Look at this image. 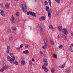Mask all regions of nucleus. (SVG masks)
Masks as SVG:
<instances>
[{
	"instance_id": "nucleus-30",
	"label": "nucleus",
	"mask_w": 73,
	"mask_h": 73,
	"mask_svg": "<svg viewBox=\"0 0 73 73\" xmlns=\"http://www.w3.org/2000/svg\"><path fill=\"white\" fill-rule=\"evenodd\" d=\"M60 67H61V68H64V67H65V64L63 65V66L62 65L61 66H60Z\"/></svg>"
},
{
	"instance_id": "nucleus-9",
	"label": "nucleus",
	"mask_w": 73,
	"mask_h": 73,
	"mask_svg": "<svg viewBox=\"0 0 73 73\" xmlns=\"http://www.w3.org/2000/svg\"><path fill=\"white\" fill-rule=\"evenodd\" d=\"M30 14L32 16H35V17H36V14L35 13L32 11H30Z\"/></svg>"
},
{
	"instance_id": "nucleus-49",
	"label": "nucleus",
	"mask_w": 73,
	"mask_h": 73,
	"mask_svg": "<svg viewBox=\"0 0 73 73\" xmlns=\"http://www.w3.org/2000/svg\"><path fill=\"white\" fill-rule=\"evenodd\" d=\"M49 5L50 6V7H52V5H51V4H50Z\"/></svg>"
},
{
	"instance_id": "nucleus-17",
	"label": "nucleus",
	"mask_w": 73,
	"mask_h": 73,
	"mask_svg": "<svg viewBox=\"0 0 73 73\" xmlns=\"http://www.w3.org/2000/svg\"><path fill=\"white\" fill-rule=\"evenodd\" d=\"M51 71L52 73H54V71H55V69L54 68H52L51 69Z\"/></svg>"
},
{
	"instance_id": "nucleus-6",
	"label": "nucleus",
	"mask_w": 73,
	"mask_h": 73,
	"mask_svg": "<svg viewBox=\"0 0 73 73\" xmlns=\"http://www.w3.org/2000/svg\"><path fill=\"white\" fill-rule=\"evenodd\" d=\"M9 68V66H3L2 69H1L0 71L1 72H3L4 70H5L6 69H8Z\"/></svg>"
},
{
	"instance_id": "nucleus-53",
	"label": "nucleus",
	"mask_w": 73,
	"mask_h": 73,
	"mask_svg": "<svg viewBox=\"0 0 73 73\" xmlns=\"http://www.w3.org/2000/svg\"><path fill=\"white\" fill-rule=\"evenodd\" d=\"M9 49H8V53H9Z\"/></svg>"
},
{
	"instance_id": "nucleus-14",
	"label": "nucleus",
	"mask_w": 73,
	"mask_h": 73,
	"mask_svg": "<svg viewBox=\"0 0 73 73\" xmlns=\"http://www.w3.org/2000/svg\"><path fill=\"white\" fill-rule=\"evenodd\" d=\"M58 29L59 31H62V26H60L58 27Z\"/></svg>"
},
{
	"instance_id": "nucleus-31",
	"label": "nucleus",
	"mask_w": 73,
	"mask_h": 73,
	"mask_svg": "<svg viewBox=\"0 0 73 73\" xmlns=\"http://www.w3.org/2000/svg\"><path fill=\"white\" fill-rule=\"evenodd\" d=\"M55 1H56V2H57V3H60V0H55Z\"/></svg>"
},
{
	"instance_id": "nucleus-15",
	"label": "nucleus",
	"mask_w": 73,
	"mask_h": 73,
	"mask_svg": "<svg viewBox=\"0 0 73 73\" xmlns=\"http://www.w3.org/2000/svg\"><path fill=\"white\" fill-rule=\"evenodd\" d=\"M23 53H25V54H27V53H29V51L28 50H26L23 52Z\"/></svg>"
},
{
	"instance_id": "nucleus-37",
	"label": "nucleus",
	"mask_w": 73,
	"mask_h": 73,
	"mask_svg": "<svg viewBox=\"0 0 73 73\" xmlns=\"http://www.w3.org/2000/svg\"><path fill=\"white\" fill-rule=\"evenodd\" d=\"M48 3L49 4H51V0H48Z\"/></svg>"
},
{
	"instance_id": "nucleus-25",
	"label": "nucleus",
	"mask_w": 73,
	"mask_h": 73,
	"mask_svg": "<svg viewBox=\"0 0 73 73\" xmlns=\"http://www.w3.org/2000/svg\"><path fill=\"white\" fill-rule=\"evenodd\" d=\"M12 29L13 31H15L16 29V27H12Z\"/></svg>"
},
{
	"instance_id": "nucleus-33",
	"label": "nucleus",
	"mask_w": 73,
	"mask_h": 73,
	"mask_svg": "<svg viewBox=\"0 0 73 73\" xmlns=\"http://www.w3.org/2000/svg\"><path fill=\"white\" fill-rule=\"evenodd\" d=\"M23 46H24V44H21L20 46V48H23Z\"/></svg>"
},
{
	"instance_id": "nucleus-39",
	"label": "nucleus",
	"mask_w": 73,
	"mask_h": 73,
	"mask_svg": "<svg viewBox=\"0 0 73 73\" xmlns=\"http://www.w3.org/2000/svg\"><path fill=\"white\" fill-rule=\"evenodd\" d=\"M63 47V46L62 45H60L59 46V48H62Z\"/></svg>"
},
{
	"instance_id": "nucleus-36",
	"label": "nucleus",
	"mask_w": 73,
	"mask_h": 73,
	"mask_svg": "<svg viewBox=\"0 0 73 73\" xmlns=\"http://www.w3.org/2000/svg\"><path fill=\"white\" fill-rule=\"evenodd\" d=\"M30 12H31V11H29V12H27V15H29V14H30Z\"/></svg>"
},
{
	"instance_id": "nucleus-2",
	"label": "nucleus",
	"mask_w": 73,
	"mask_h": 73,
	"mask_svg": "<svg viewBox=\"0 0 73 73\" xmlns=\"http://www.w3.org/2000/svg\"><path fill=\"white\" fill-rule=\"evenodd\" d=\"M21 7L22 8L23 11L24 13H26L27 12V7L25 4H23L22 6L21 5Z\"/></svg>"
},
{
	"instance_id": "nucleus-35",
	"label": "nucleus",
	"mask_w": 73,
	"mask_h": 73,
	"mask_svg": "<svg viewBox=\"0 0 73 73\" xmlns=\"http://www.w3.org/2000/svg\"><path fill=\"white\" fill-rule=\"evenodd\" d=\"M16 15L17 16H19V15H20V14H19V12H17L16 13Z\"/></svg>"
},
{
	"instance_id": "nucleus-45",
	"label": "nucleus",
	"mask_w": 73,
	"mask_h": 73,
	"mask_svg": "<svg viewBox=\"0 0 73 73\" xmlns=\"http://www.w3.org/2000/svg\"><path fill=\"white\" fill-rule=\"evenodd\" d=\"M32 60L33 61H35V59L34 58H32Z\"/></svg>"
},
{
	"instance_id": "nucleus-41",
	"label": "nucleus",
	"mask_w": 73,
	"mask_h": 73,
	"mask_svg": "<svg viewBox=\"0 0 73 73\" xmlns=\"http://www.w3.org/2000/svg\"><path fill=\"white\" fill-rule=\"evenodd\" d=\"M51 43V44H52V45H54V42H52L51 43Z\"/></svg>"
},
{
	"instance_id": "nucleus-44",
	"label": "nucleus",
	"mask_w": 73,
	"mask_h": 73,
	"mask_svg": "<svg viewBox=\"0 0 73 73\" xmlns=\"http://www.w3.org/2000/svg\"><path fill=\"white\" fill-rule=\"evenodd\" d=\"M20 47H18V48H17V50H20Z\"/></svg>"
},
{
	"instance_id": "nucleus-24",
	"label": "nucleus",
	"mask_w": 73,
	"mask_h": 73,
	"mask_svg": "<svg viewBox=\"0 0 73 73\" xmlns=\"http://www.w3.org/2000/svg\"><path fill=\"white\" fill-rule=\"evenodd\" d=\"M29 47V45L27 44H26L25 45V47L26 48H28Z\"/></svg>"
},
{
	"instance_id": "nucleus-13",
	"label": "nucleus",
	"mask_w": 73,
	"mask_h": 73,
	"mask_svg": "<svg viewBox=\"0 0 73 73\" xmlns=\"http://www.w3.org/2000/svg\"><path fill=\"white\" fill-rule=\"evenodd\" d=\"M21 64L22 65H24L25 64V62L24 60H22L21 62Z\"/></svg>"
},
{
	"instance_id": "nucleus-42",
	"label": "nucleus",
	"mask_w": 73,
	"mask_h": 73,
	"mask_svg": "<svg viewBox=\"0 0 73 73\" xmlns=\"http://www.w3.org/2000/svg\"><path fill=\"white\" fill-rule=\"evenodd\" d=\"M10 48V47L9 46H7V49H9Z\"/></svg>"
},
{
	"instance_id": "nucleus-7",
	"label": "nucleus",
	"mask_w": 73,
	"mask_h": 73,
	"mask_svg": "<svg viewBox=\"0 0 73 73\" xmlns=\"http://www.w3.org/2000/svg\"><path fill=\"white\" fill-rule=\"evenodd\" d=\"M47 11L48 12V17H51V14L52 13V10H49Z\"/></svg>"
},
{
	"instance_id": "nucleus-50",
	"label": "nucleus",
	"mask_w": 73,
	"mask_h": 73,
	"mask_svg": "<svg viewBox=\"0 0 73 73\" xmlns=\"http://www.w3.org/2000/svg\"><path fill=\"white\" fill-rule=\"evenodd\" d=\"M34 1L35 2H36V1H37L36 0H34Z\"/></svg>"
},
{
	"instance_id": "nucleus-8",
	"label": "nucleus",
	"mask_w": 73,
	"mask_h": 73,
	"mask_svg": "<svg viewBox=\"0 0 73 73\" xmlns=\"http://www.w3.org/2000/svg\"><path fill=\"white\" fill-rule=\"evenodd\" d=\"M42 68L43 69H44L45 72H48V69L47 68H46V67H45V66L43 65L42 66Z\"/></svg>"
},
{
	"instance_id": "nucleus-23",
	"label": "nucleus",
	"mask_w": 73,
	"mask_h": 73,
	"mask_svg": "<svg viewBox=\"0 0 73 73\" xmlns=\"http://www.w3.org/2000/svg\"><path fill=\"white\" fill-rule=\"evenodd\" d=\"M41 19H42V20H45V17H44V16H43L41 17Z\"/></svg>"
},
{
	"instance_id": "nucleus-11",
	"label": "nucleus",
	"mask_w": 73,
	"mask_h": 73,
	"mask_svg": "<svg viewBox=\"0 0 73 73\" xmlns=\"http://www.w3.org/2000/svg\"><path fill=\"white\" fill-rule=\"evenodd\" d=\"M11 21L12 24H13V23H14V18H13V17H11Z\"/></svg>"
},
{
	"instance_id": "nucleus-19",
	"label": "nucleus",
	"mask_w": 73,
	"mask_h": 73,
	"mask_svg": "<svg viewBox=\"0 0 73 73\" xmlns=\"http://www.w3.org/2000/svg\"><path fill=\"white\" fill-rule=\"evenodd\" d=\"M13 37L12 36H11L9 38V40L10 41H12L13 40Z\"/></svg>"
},
{
	"instance_id": "nucleus-5",
	"label": "nucleus",
	"mask_w": 73,
	"mask_h": 73,
	"mask_svg": "<svg viewBox=\"0 0 73 73\" xmlns=\"http://www.w3.org/2000/svg\"><path fill=\"white\" fill-rule=\"evenodd\" d=\"M38 28L41 31L40 32L41 35H42V36H44V31L42 30V27H41V26L40 25H38Z\"/></svg>"
},
{
	"instance_id": "nucleus-27",
	"label": "nucleus",
	"mask_w": 73,
	"mask_h": 73,
	"mask_svg": "<svg viewBox=\"0 0 73 73\" xmlns=\"http://www.w3.org/2000/svg\"><path fill=\"white\" fill-rule=\"evenodd\" d=\"M44 4L45 5H48V2L46 1H45L44 2Z\"/></svg>"
},
{
	"instance_id": "nucleus-28",
	"label": "nucleus",
	"mask_w": 73,
	"mask_h": 73,
	"mask_svg": "<svg viewBox=\"0 0 73 73\" xmlns=\"http://www.w3.org/2000/svg\"><path fill=\"white\" fill-rule=\"evenodd\" d=\"M48 64L47 62H45V63L44 64V65H45V66H47L48 65Z\"/></svg>"
},
{
	"instance_id": "nucleus-18",
	"label": "nucleus",
	"mask_w": 73,
	"mask_h": 73,
	"mask_svg": "<svg viewBox=\"0 0 73 73\" xmlns=\"http://www.w3.org/2000/svg\"><path fill=\"white\" fill-rule=\"evenodd\" d=\"M49 9V7L48 6H47L46 7V11H48Z\"/></svg>"
},
{
	"instance_id": "nucleus-38",
	"label": "nucleus",
	"mask_w": 73,
	"mask_h": 73,
	"mask_svg": "<svg viewBox=\"0 0 73 73\" xmlns=\"http://www.w3.org/2000/svg\"><path fill=\"white\" fill-rule=\"evenodd\" d=\"M70 72V70H67L66 71V73H69Z\"/></svg>"
},
{
	"instance_id": "nucleus-1",
	"label": "nucleus",
	"mask_w": 73,
	"mask_h": 73,
	"mask_svg": "<svg viewBox=\"0 0 73 73\" xmlns=\"http://www.w3.org/2000/svg\"><path fill=\"white\" fill-rule=\"evenodd\" d=\"M64 34H65V35L64 36V39L65 41L67 40V35H68V31L66 29H63L62 31Z\"/></svg>"
},
{
	"instance_id": "nucleus-26",
	"label": "nucleus",
	"mask_w": 73,
	"mask_h": 73,
	"mask_svg": "<svg viewBox=\"0 0 73 73\" xmlns=\"http://www.w3.org/2000/svg\"><path fill=\"white\" fill-rule=\"evenodd\" d=\"M49 27L50 29H53V26L51 25L49 26Z\"/></svg>"
},
{
	"instance_id": "nucleus-48",
	"label": "nucleus",
	"mask_w": 73,
	"mask_h": 73,
	"mask_svg": "<svg viewBox=\"0 0 73 73\" xmlns=\"http://www.w3.org/2000/svg\"><path fill=\"white\" fill-rule=\"evenodd\" d=\"M8 49L7 50V53H8Z\"/></svg>"
},
{
	"instance_id": "nucleus-16",
	"label": "nucleus",
	"mask_w": 73,
	"mask_h": 73,
	"mask_svg": "<svg viewBox=\"0 0 73 73\" xmlns=\"http://www.w3.org/2000/svg\"><path fill=\"white\" fill-rule=\"evenodd\" d=\"M69 49L70 52H73V48L72 47H69Z\"/></svg>"
},
{
	"instance_id": "nucleus-21",
	"label": "nucleus",
	"mask_w": 73,
	"mask_h": 73,
	"mask_svg": "<svg viewBox=\"0 0 73 73\" xmlns=\"http://www.w3.org/2000/svg\"><path fill=\"white\" fill-rule=\"evenodd\" d=\"M53 57L54 58H57V54H53Z\"/></svg>"
},
{
	"instance_id": "nucleus-4",
	"label": "nucleus",
	"mask_w": 73,
	"mask_h": 73,
	"mask_svg": "<svg viewBox=\"0 0 73 73\" xmlns=\"http://www.w3.org/2000/svg\"><path fill=\"white\" fill-rule=\"evenodd\" d=\"M7 58L8 60L10 62V64L11 65H13L14 64V59H13V58H11V57L9 56H7Z\"/></svg>"
},
{
	"instance_id": "nucleus-29",
	"label": "nucleus",
	"mask_w": 73,
	"mask_h": 73,
	"mask_svg": "<svg viewBox=\"0 0 73 73\" xmlns=\"http://www.w3.org/2000/svg\"><path fill=\"white\" fill-rule=\"evenodd\" d=\"M14 64L15 65H18V64H19V63L17 61L15 62L14 63Z\"/></svg>"
},
{
	"instance_id": "nucleus-32",
	"label": "nucleus",
	"mask_w": 73,
	"mask_h": 73,
	"mask_svg": "<svg viewBox=\"0 0 73 73\" xmlns=\"http://www.w3.org/2000/svg\"><path fill=\"white\" fill-rule=\"evenodd\" d=\"M0 5H1V7L2 8H3V7H4V5H3L2 4H1Z\"/></svg>"
},
{
	"instance_id": "nucleus-12",
	"label": "nucleus",
	"mask_w": 73,
	"mask_h": 73,
	"mask_svg": "<svg viewBox=\"0 0 73 73\" xmlns=\"http://www.w3.org/2000/svg\"><path fill=\"white\" fill-rule=\"evenodd\" d=\"M10 56L12 57V58L14 59V60H15V57H14V56L13 55V53H11L10 54Z\"/></svg>"
},
{
	"instance_id": "nucleus-46",
	"label": "nucleus",
	"mask_w": 73,
	"mask_h": 73,
	"mask_svg": "<svg viewBox=\"0 0 73 73\" xmlns=\"http://www.w3.org/2000/svg\"><path fill=\"white\" fill-rule=\"evenodd\" d=\"M52 42V40H50V43H51Z\"/></svg>"
},
{
	"instance_id": "nucleus-22",
	"label": "nucleus",
	"mask_w": 73,
	"mask_h": 73,
	"mask_svg": "<svg viewBox=\"0 0 73 73\" xmlns=\"http://www.w3.org/2000/svg\"><path fill=\"white\" fill-rule=\"evenodd\" d=\"M43 61L44 62H47V59L45 58H44L43 59Z\"/></svg>"
},
{
	"instance_id": "nucleus-47",
	"label": "nucleus",
	"mask_w": 73,
	"mask_h": 73,
	"mask_svg": "<svg viewBox=\"0 0 73 73\" xmlns=\"http://www.w3.org/2000/svg\"><path fill=\"white\" fill-rule=\"evenodd\" d=\"M72 36H73V32H72L71 33Z\"/></svg>"
},
{
	"instance_id": "nucleus-51",
	"label": "nucleus",
	"mask_w": 73,
	"mask_h": 73,
	"mask_svg": "<svg viewBox=\"0 0 73 73\" xmlns=\"http://www.w3.org/2000/svg\"><path fill=\"white\" fill-rule=\"evenodd\" d=\"M59 37H60V36H59V35H58L57 37H58V38H59Z\"/></svg>"
},
{
	"instance_id": "nucleus-20",
	"label": "nucleus",
	"mask_w": 73,
	"mask_h": 73,
	"mask_svg": "<svg viewBox=\"0 0 73 73\" xmlns=\"http://www.w3.org/2000/svg\"><path fill=\"white\" fill-rule=\"evenodd\" d=\"M6 8H9V4L7 3L5 5Z\"/></svg>"
},
{
	"instance_id": "nucleus-3",
	"label": "nucleus",
	"mask_w": 73,
	"mask_h": 73,
	"mask_svg": "<svg viewBox=\"0 0 73 73\" xmlns=\"http://www.w3.org/2000/svg\"><path fill=\"white\" fill-rule=\"evenodd\" d=\"M43 41L45 45L44 46H42V48L44 49H46V46H48L49 45V43H48V40H47L45 38L44 39Z\"/></svg>"
},
{
	"instance_id": "nucleus-43",
	"label": "nucleus",
	"mask_w": 73,
	"mask_h": 73,
	"mask_svg": "<svg viewBox=\"0 0 73 73\" xmlns=\"http://www.w3.org/2000/svg\"><path fill=\"white\" fill-rule=\"evenodd\" d=\"M40 54H42L43 52L42 51H40Z\"/></svg>"
},
{
	"instance_id": "nucleus-52",
	"label": "nucleus",
	"mask_w": 73,
	"mask_h": 73,
	"mask_svg": "<svg viewBox=\"0 0 73 73\" xmlns=\"http://www.w3.org/2000/svg\"><path fill=\"white\" fill-rule=\"evenodd\" d=\"M71 46H73V43L72 44H71Z\"/></svg>"
},
{
	"instance_id": "nucleus-54",
	"label": "nucleus",
	"mask_w": 73,
	"mask_h": 73,
	"mask_svg": "<svg viewBox=\"0 0 73 73\" xmlns=\"http://www.w3.org/2000/svg\"><path fill=\"white\" fill-rule=\"evenodd\" d=\"M15 1H18V0H15Z\"/></svg>"
},
{
	"instance_id": "nucleus-34",
	"label": "nucleus",
	"mask_w": 73,
	"mask_h": 73,
	"mask_svg": "<svg viewBox=\"0 0 73 73\" xmlns=\"http://www.w3.org/2000/svg\"><path fill=\"white\" fill-rule=\"evenodd\" d=\"M29 64L30 65H32V61L31 60L29 61Z\"/></svg>"
},
{
	"instance_id": "nucleus-10",
	"label": "nucleus",
	"mask_w": 73,
	"mask_h": 73,
	"mask_svg": "<svg viewBox=\"0 0 73 73\" xmlns=\"http://www.w3.org/2000/svg\"><path fill=\"white\" fill-rule=\"evenodd\" d=\"M1 14L2 16H4V11L2 10H1Z\"/></svg>"
},
{
	"instance_id": "nucleus-40",
	"label": "nucleus",
	"mask_w": 73,
	"mask_h": 73,
	"mask_svg": "<svg viewBox=\"0 0 73 73\" xmlns=\"http://www.w3.org/2000/svg\"><path fill=\"white\" fill-rule=\"evenodd\" d=\"M8 30V32L9 33H10L11 32V29H9Z\"/></svg>"
}]
</instances>
